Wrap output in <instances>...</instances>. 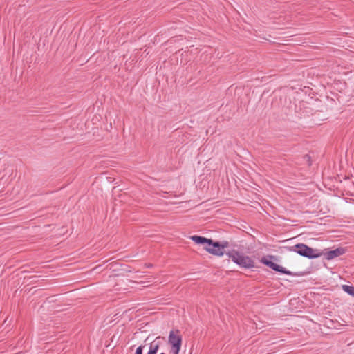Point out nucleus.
<instances>
[{
	"label": "nucleus",
	"mask_w": 354,
	"mask_h": 354,
	"mask_svg": "<svg viewBox=\"0 0 354 354\" xmlns=\"http://www.w3.org/2000/svg\"><path fill=\"white\" fill-rule=\"evenodd\" d=\"M167 344L165 337L158 336L149 344V349L147 354H157L160 347Z\"/></svg>",
	"instance_id": "obj_6"
},
{
	"label": "nucleus",
	"mask_w": 354,
	"mask_h": 354,
	"mask_svg": "<svg viewBox=\"0 0 354 354\" xmlns=\"http://www.w3.org/2000/svg\"><path fill=\"white\" fill-rule=\"evenodd\" d=\"M168 344L171 346V353L179 354L182 345V337L180 335V331L178 330L170 331Z\"/></svg>",
	"instance_id": "obj_4"
},
{
	"label": "nucleus",
	"mask_w": 354,
	"mask_h": 354,
	"mask_svg": "<svg viewBox=\"0 0 354 354\" xmlns=\"http://www.w3.org/2000/svg\"><path fill=\"white\" fill-rule=\"evenodd\" d=\"M145 266H146V267H147V268H151V267H152V264H146Z\"/></svg>",
	"instance_id": "obj_11"
},
{
	"label": "nucleus",
	"mask_w": 354,
	"mask_h": 354,
	"mask_svg": "<svg viewBox=\"0 0 354 354\" xmlns=\"http://www.w3.org/2000/svg\"><path fill=\"white\" fill-rule=\"evenodd\" d=\"M145 348V346L144 345H140L139 346L136 351V353L135 354H143L142 352H143V349Z\"/></svg>",
	"instance_id": "obj_10"
},
{
	"label": "nucleus",
	"mask_w": 354,
	"mask_h": 354,
	"mask_svg": "<svg viewBox=\"0 0 354 354\" xmlns=\"http://www.w3.org/2000/svg\"><path fill=\"white\" fill-rule=\"evenodd\" d=\"M160 354H165V353H164L162 352V353H160Z\"/></svg>",
	"instance_id": "obj_12"
},
{
	"label": "nucleus",
	"mask_w": 354,
	"mask_h": 354,
	"mask_svg": "<svg viewBox=\"0 0 354 354\" xmlns=\"http://www.w3.org/2000/svg\"><path fill=\"white\" fill-rule=\"evenodd\" d=\"M343 290L351 296L354 297V287L352 286L344 285L342 286Z\"/></svg>",
	"instance_id": "obj_8"
},
{
	"label": "nucleus",
	"mask_w": 354,
	"mask_h": 354,
	"mask_svg": "<svg viewBox=\"0 0 354 354\" xmlns=\"http://www.w3.org/2000/svg\"><path fill=\"white\" fill-rule=\"evenodd\" d=\"M346 251V250L344 248H337L335 250L326 251L323 254L324 255L326 259L331 260L334 258L343 255Z\"/></svg>",
	"instance_id": "obj_7"
},
{
	"label": "nucleus",
	"mask_w": 354,
	"mask_h": 354,
	"mask_svg": "<svg viewBox=\"0 0 354 354\" xmlns=\"http://www.w3.org/2000/svg\"><path fill=\"white\" fill-rule=\"evenodd\" d=\"M290 251L295 252L298 254L307 257L308 259H315L319 257L322 253L319 252L318 250H314L304 243H297L293 246L289 247Z\"/></svg>",
	"instance_id": "obj_3"
},
{
	"label": "nucleus",
	"mask_w": 354,
	"mask_h": 354,
	"mask_svg": "<svg viewBox=\"0 0 354 354\" xmlns=\"http://www.w3.org/2000/svg\"><path fill=\"white\" fill-rule=\"evenodd\" d=\"M226 254L232 259V261L238 265L240 268L244 269H252L257 268L255 262L249 256L245 255L243 253L232 250L226 253Z\"/></svg>",
	"instance_id": "obj_2"
},
{
	"label": "nucleus",
	"mask_w": 354,
	"mask_h": 354,
	"mask_svg": "<svg viewBox=\"0 0 354 354\" xmlns=\"http://www.w3.org/2000/svg\"><path fill=\"white\" fill-rule=\"evenodd\" d=\"M303 158L305 161H306L308 166L311 165L312 162H311V160H310V156L309 155L304 156Z\"/></svg>",
	"instance_id": "obj_9"
},
{
	"label": "nucleus",
	"mask_w": 354,
	"mask_h": 354,
	"mask_svg": "<svg viewBox=\"0 0 354 354\" xmlns=\"http://www.w3.org/2000/svg\"><path fill=\"white\" fill-rule=\"evenodd\" d=\"M261 262L276 272H280L282 274H285L287 275H295L290 270H286L285 268H283V267H282L270 260H268L266 257H262L261 259Z\"/></svg>",
	"instance_id": "obj_5"
},
{
	"label": "nucleus",
	"mask_w": 354,
	"mask_h": 354,
	"mask_svg": "<svg viewBox=\"0 0 354 354\" xmlns=\"http://www.w3.org/2000/svg\"><path fill=\"white\" fill-rule=\"evenodd\" d=\"M190 239L197 244L205 245L204 249L214 256H223L225 254L224 249L229 245V243L226 241L222 242L214 241L211 239L198 235L192 236Z\"/></svg>",
	"instance_id": "obj_1"
}]
</instances>
